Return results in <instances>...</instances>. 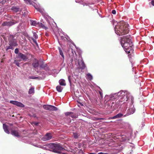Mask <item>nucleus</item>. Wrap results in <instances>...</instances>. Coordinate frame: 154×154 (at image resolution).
Returning <instances> with one entry per match:
<instances>
[{
    "label": "nucleus",
    "instance_id": "nucleus-6",
    "mask_svg": "<svg viewBox=\"0 0 154 154\" xmlns=\"http://www.w3.org/2000/svg\"><path fill=\"white\" fill-rule=\"evenodd\" d=\"M14 20L10 21L9 22H4L2 24L1 26H10L16 23L15 22H14Z\"/></svg>",
    "mask_w": 154,
    "mask_h": 154
},
{
    "label": "nucleus",
    "instance_id": "nucleus-20",
    "mask_svg": "<svg viewBox=\"0 0 154 154\" xmlns=\"http://www.w3.org/2000/svg\"><path fill=\"white\" fill-rule=\"evenodd\" d=\"M60 85L61 86H65L66 83L65 81L63 79H60L59 81Z\"/></svg>",
    "mask_w": 154,
    "mask_h": 154
},
{
    "label": "nucleus",
    "instance_id": "nucleus-50",
    "mask_svg": "<svg viewBox=\"0 0 154 154\" xmlns=\"http://www.w3.org/2000/svg\"><path fill=\"white\" fill-rule=\"evenodd\" d=\"M103 119V120L104 119H103V118H100H100H98V119H97V120H99V119Z\"/></svg>",
    "mask_w": 154,
    "mask_h": 154
},
{
    "label": "nucleus",
    "instance_id": "nucleus-54",
    "mask_svg": "<svg viewBox=\"0 0 154 154\" xmlns=\"http://www.w3.org/2000/svg\"><path fill=\"white\" fill-rule=\"evenodd\" d=\"M29 55H30L31 56H32V55H31V54H29Z\"/></svg>",
    "mask_w": 154,
    "mask_h": 154
},
{
    "label": "nucleus",
    "instance_id": "nucleus-48",
    "mask_svg": "<svg viewBox=\"0 0 154 154\" xmlns=\"http://www.w3.org/2000/svg\"><path fill=\"white\" fill-rule=\"evenodd\" d=\"M98 154H106V153L103 152H100L98 153Z\"/></svg>",
    "mask_w": 154,
    "mask_h": 154
},
{
    "label": "nucleus",
    "instance_id": "nucleus-47",
    "mask_svg": "<svg viewBox=\"0 0 154 154\" xmlns=\"http://www.w3.org/2000/svg\"><path fill=\"white\" fill-rule=\"evenodd\" d=\"M30 78L31 79H35L37 78V77H34V76H32L30 77Z\"/></svg>",
    "mask_w": 154,
    "mask_h": 154
},
{
    "label": "nucleus",
    "instance_id": "nucleus-52",
    "mask_svg": "<svg viewBox=\"0 0 154 154\" xmlns=\"http://www.w3.org/2000/svg\"><path fill=\"white\" fill-rule=\"evenodd\" d=\"M82 106H83V104H82V103H79Z\"/></svg>",
    "mask_w": 154,
    "mask_h": 154
},
{
    "label": "nucleus",
    "instance_id": "nucleus-46",
    "mask_svg": "<svg viewBox=\"0 0 154 154\" xmlns=\"http://www.w3.org/2000/svg\"><path fill=\"white\" fill-rule=\"evenodd\" d=\"M27 38H28L29 40L30 41H31V40L30 39H31V37H30L29 36H28L27 37Z\"/></svg>",
    "mask_w": 154,
    "mask_h": 154
},
{
    "label": "nucleus",
    "instance_id": "nucleus-26",
    "mask_svg": "<svg viewBox=\"0 0 154 154\" xmlns=\"http://www.w3.org/2000/svg\"><path fill=\"white\" fill-rule=\"evenodd\" d=\"M55 143H52L49 144V146L50 147L53 149V150H54L56 146Z\"/></svg>",
    "mask_w": 154,
    "mask_h": 154
},
{
    "label": "nucleus",
    "instance_id": "nucleus-45",
    "mask_svg": "<svg viewBox=\"0 0 154 154\" xmlns=\"http://www.w3.org/2000/svg\"><path fill=\"white\" fill-rule=\"evenodd\" d=\"M151 4L152 5L154 6V0H152L151 2Z\"/></svg>",
    "mask_w": 154,
    "mask_h": 154
},
{
    "label": "nucleus",
    "instance_id": "nucleus-41",
    "mask_svg": "<svg viewBox=\"0 0 154 154\" xmlns=\"http://www.w3.org/2000/svg\"><path fill=\"white\" fill-rule=\"evenodd\" d=\"M82 4L83 5V6H85V5L86 6H87L88 5H90V4H88V3H86L85 2H83Z\"/></svg>",
    "mask_w": 154,
    "mask_h": 154
},
{
    "label": "nucleus",
    "instance_id": "nucleus-17",
    "mask_svg": "<svg viewBox=\"0 0 154 154\" xmlns=\"http://www.w3.org/2000/svg\"><path fill=\"white\" fill-rule=\"evenodd\" d=\"M123 116V114L121 113H119L116 115L111 117V119H118L120 118H121Z\"/></svg>",
    "mask_w": 154,
    "mask_h": 154
},
{
    "label": "nucleus",
    "instance_id": "nucleus-39",
    "mask_svg": "<svg viewBox=\"0 0 154 154\" xmlns=\"http://www.w3.org/2000/svg\"><path fill=\"white\" fill-rule=\"evenodd\" d=\"M24 1L26 3H29L31 4V1L30 0H24Z\"/></svg>",
    "mask_w": 154,
    "mask_h": 154
},
{
    "label": "nucleus",
    "instance_id": "nucleus-53",
    "mask_svg": "<svg viewBox=\"0 0 154 154\" xmlns=\"http://www.w3.org/2000/svg\"><path fill=\"white\" fill-rule=\"evenodd\" d=\"M88 6H89V7H90V5H88Z\"/></svg>",
    "mask_w": 154,
    "mask_h": 154
},
{
    "label": "nucleus",
    "instance_id": "nucleus-18",
    "mask_svg": "<svg viewBox=\"0 0 154 154\" xmlns=\"http://www.w3.org/2000/svg\"><path fill=\"white\" fill-rule=\"evenodd\" d=\"M135 111L134 108H130L128 109L127 111L128 114L130 115L133 113Z\"/></svg>",
    "mask_w": 154,
    "mask_h": 154
},
{
    "label": "nucleus",
    "instance_id": "nucleus-44",
    "mask_svg": "<svg viewBox=\"0 0 154 154\" xmlns=\"http://www.w3.org/2000/svg\"><path fill=\"white\" fill-rule=\"evenodd\" d=\"M129 97H130L131 100L132 102V101L134 99L133 97L132 96H130V95H129Z\"/></svg>",
    "mask_w": 154,
    "mask_h": 154
},
{
    "label": "nucleus",
    "instance_id": "nucleus-40",
    "mask_svg": "<svg viewBox=\"0 0 154 154\" xmlns=\"http://www.w3.org/2000/svg\"><path fill=\"white\" fill-rule=\"evenodd\" d=\"M34 7H35V8L36 9H37V10H38V11L39 12H41H41H42V10H41V9L40 8H36L35 6H34Z\"/></svg>",
    "mask_w": 154,
    "mask_h": 154
},
{
    "label": "nucleus",
    "instance_id": "nucleus-43",
    "mask_svg": "<svg viewBox=\"0 0 154 154\" xmlns=\"http://www.w3.org/2000/svg\"><path fill=\"white\" fill-rule=\"evenodd\" d=\"M116 10H112V14H116Z\"/></svg>",
    "mask_w": 154,
    "mask_h": 154
},
{
    "label": "nucleus",
    "instance_id": "nucleus-1",
    "mask_svg": "<svg viewBox=\"0 0 154 154\" xmlns=\"http://www.w3.org/2000/svg\"><path fill=\"white\" fill-rule=\"evenodd\" d=\"M120 42L121 45L125 51L130 55L133 52L132 42L130 35H126L121 37Z\"/></svg>",
    "mask_w": 154,
    "mask_h": 154
},
{
    "label": "nucleus",
    "instance_id": "nucleus-13",
    "mask_svg": "<svg viewBox=\"0 0 154 154\" xmlns=\"http://www.w3.org/2000/svg\"><path fill=\"white\" fill-rule=\"evenodd\" d=\"M9 45H12L14 47L16 46L17 45V41L16 39L13 40H11L8 41Z\"/></svg>",
    "mask_w": 154,
    "mask_h": 154
},
{
    "label": "nucleus",
    "instance_id": "nucleus-42",
    "mask_svg": "<svg viewBox=\"0 0 154 154\" xmlns=\"http://www.w3.org/2000/svg\"><path fill=\"white\" fill-rule=\"evenodd\" d=\"M99 94H100L101 97L102 98L103 97V94L102 92L100 91H99Z\"/></svg>",
    "mask_w": 154,
    "mask_h": 154
},
{
    "label": "nucleus",
    "instance_id": "nucleus-31",
    "mask_svg": "<svg viewBox=\"0 0 154 154\" xmlns=\"http://www.w3.org/2000/svg\"><path fill=\"white\" fill-rule=\"evenodd\" d=\"M17 106L21 107H24L25 106L24 104L20 102H18Z\"/></svg>",
    "mask_w": 154,
    "mask_h": 154
},
{
    "label": "nucleus",
    "instance_id": "nucleus-14",
    "mask_svg": "<svg viewBox=\"0 0 154 154\" xmlns=\"http://www.w3.org/2000/svg\"><path fill=\"white\" fill-rule=\"evenodd\" d=\"M11 134L16 137H19L20 136L19 134V133L17 131L12 130L11 131Z\"/></svg>",
    "mask_w": 154,
    "mask_h": 154
},
{
    "label": "nucleus",
    "instance_id": "nucleus-38",
    "mask_svg": "<svg viewBox=\"0 0 154 154\" xmlns=\"http://www.w3.org/2000/svg\"><path fill=\"white\" fill-rule=\"evenodd\" d=\"M19 49L18 48H16L15 49L14 52L16 54H18Z\"/></svg>",
    "mask_w": 154,
    "mask_h": 154
},
{
    "label": "nucleus",
    "instance_id": "nucleus-23",
    "mask_svg": "<svg viewBox=\"0 0 154 154\" xmlns=\"http://www.w3.org/2000/svg\"><path fill=\"white\" fill-rule=\"evenodd\" d=\"M15 35H10L9 36L8 38V41L11 40H13L14 39H16V38H15Z\"/></svg>",
    "mask_w": 154,
    "mask_h": 154
},
{
    "label": "nucleus",
    "instance_id": "nucleus-12",
    "mask_svg": "<svg viewBox=\"0 0 154 154\" xmlns=\"http://www.w3.org/2000/svg\"><path fill=\"white\" fill-rule=\"evenodd\" d=\"M34 61L32 63V66L34 68H37L39 66V63L38 60L36 59H34Z\"/></svg>",
    "mask_w": 154,
    "mask_h": 154
},
{
    "label": "nucleus",
    "instance_id": "nucleus-29",
    "mask_svg": "<svg viewBox=\"0 0 154 154\" xmlns=\"http://www.w3.org/2000/svg\"><path fill=\"white\" fill-rule=\"evenodd\" d=\"M59 51L60 54L61 56L63 58V59H64V56L63 52L62 51L61 49L60 48H59Z\"/></svg>",
    "mask_w": 154,
    "mask_h": 154
},
{
    "label": "nucleus",
    "instance_id": "nucleus-35",
    "mask_svg": "<svg viewBox=\"0 0 154 154\" xmlns=\"http://www.w3.org/2000/svg\"><path fill=\"white\" fill-rule=\"evenodd\" d=\"M69 51H71V53L72 54V55L74 54V53L75 54H76L75 51L72 48H71L70 50H69Z\"/></svg>",
    "mask_w": 154,
    "mask_h": 154
},
{
    "label": "nucleus",
    "instance_id": "nucleus-21",
    "mask_svg": "<svg viewBox=\"0 0 154 154\" xmlns=\"http://www.w3.org/2000/svg\"><path fill=\"white\" fill-rule=\"evenodd\" d=\"M11 9L14 11H15L16 12L19 11H21V9L20 8H17L15 6H13L12 7Z\"/></svg>",
    "mask_w": 154,
    "mask_h": 154
},
{
    "label": "nucleus",
    "instance_id": "nucleus-2",
    "mask_svg": "<svg viewBox=\"0 0 154 154\" xmlns=\"http://www.w3.org/2000/svg\"><path fill=\"white\" fill-rule=\"evenodd\" d=\"M115 33L119 36L126 34L129 32L128 25L122 21L115 26Z\"/></svg>",
    "mask_w": 154,
    "mask_h": 154
},
{
    "label": "nucleus",
    "instance_id": "nucleus-24",
    "mask_svg": "<svg viewBox=\"0 0 154 154\" xmlns=\"http://www.w3.org/2000/svg\"><path fill=\"white\" fill-rule=\"evenodd\" d=\"M34 88L31 87L29 90L28 91V93L29 94H34Z\"/></svg>",
    "mask_w": 154,
    "mask_h": 154
},
{
    "label": "nucleus",
    "instance_id": "nucleus-9",
    "mask_svg": "<svg viewBox=\"0 0 154 154\" xmlns=\"http://www.w3.org/2000/svg\"><path fill=\"white\" fill-rule=\"evenodd\" d=\"M41 68L45 70L46 71H48L49 70V68L46 63H45L42 62V63L40 65Z\"/></svg>",
    "mask_w": 154,
    "mask_h": 154
},
{
    "label": "nucleus",
    "instance_id": "nucleus-33",
    "mask_svg": "<svg viewBox=\"0 0 154 154\" xmlns=\"http://www.w3.org/2000/svg\"><path fill=\"white\" fill-rule=\"evenodd\" d=\"M39 26H40L43 29H48L42 23L39 24Z\"/></svg>",
    "mask_w": 154,
    "mask_h": 154
},
{
    "label": "nucleus",
    "instance_id": "nucleus-51",
    "mask_svg": "<svg viewBox=\"0 0 154 154\" xmlns=\"http://www.w3.org/2000/svg\"><path fill=\"white\" fill-rule=\"evenodd\" d=\"M45 35L47 36H48V33H46L45 34Z\"/></svg>",
    "mask_w": 154,
    "mask_h": 154
},
{
    "label": "nucleus",
    "instance_id": "nucleus-10",
    "mask_svg": "<svg viewBox=\"0 0 154 154\" xmlns=\"http://www.w3.org/2000/svg\"><path fill=\"white\" fill-rule=\"evenodd\" d=\"M19 57L21 58L22 60L24 61H26L28 59V58L25 55L21 53H18Z\"/></svg>",
    "mask_w": 154,
    "mask_h": 154
},
{
    "label": "nucleus",
    "instance_id": "nucleus-32",
    "mask_svg": "<svg viewBox=\"0 0 154 154\" xmlns=\"http://www.w3.org/2000/svg\"><path fill=\"white\" fill-rule=\"evenodd\" d=\"M73 136L74 138L77 139L78 138L79 136V135H78V134L76 133H73Z\"/></svg>",
    "mask_w": 154,
    "mask_h": 154
},
{
    "label": "nucleus",
    "instance_id": "nucleus-37",
    "mask_svg": "<svg viewBox=\"0 0 154 154\" xmlns=\"http://www.w3.org/2000/svg\"><path fill=\"white\" fill-rule=\"evenodd\" d=\"M72 112H67L65 113V115L66 116H70V114H71Z\"/></svg>",
    "mask_w": 154,
    "mask_h": 154
},
{
    "label": "nucleus",
    "instance_id": "nucleus-5",
    "mask_svg": "<svg viewBox=\"0 0 154 154\" xmlns=\"http://www.w3.org/2000/svg\"><path fill=\"white\" fill-rule=\"evenodd\" d=\"M63 149L62 145L59 143L56 144L54 150L53 151L55 153H60V151L62 150Z\"/></svg>",
    "mask_w": 154,
    "mask_h": 154
},
{
    "label": "nucleus",
    "instance_id": "nucleus-11",
    "mask_svg": "<svg viewBox=\"0 0 154 154\" xmlns=\"http://www.w3.org/2000/svg\"><path fill=\"white\" fill-rule=\"evenodd\" d=\"M33 37H31V39L33 40V42L35 43V44L38 45V44L36 40V39L38 38V36L37 34L34 32H33Z\"/></svg>",
    "mask_w": 154,
    "mask_h": 154
},
{
    "label": "nucleus",
    "instance_id": "nucleus-19",
    "mask_svg": "<svg viewBox=\"0 0 154 154\" xmlns=\"http://www.w3.org/2000/svg\"><path fill=\"white\" fill-rule=\"evenodd\" d=\"M79 67L80 68L82 69H84L85 67V64L84 62L83 61H82V62L81 63L79 64Z\"/></svg>",
    "mask_w": 154,
    "mask_h": 154
},
{
    "label": "nucleus",
    "instance_id": "nucleus-27",
    "mask_svg": "<svg viewBox=\"0 0 154 154\" xmlns=\"http://www.w3.org/2000/svg\"><path fill=\"white\" fill-rule=\"evenodd\" d=\"M87 78L90 80H91L93 79V77L90 73H88L87 74Z\"/></svg>",
    "mask_w": 154,
    "mask_h": 154
},
{
    "label": "nucleus",
    "instance_id": "nucleus-34",
    "mask_svg": "<svg viewBox=\"0 0 154 154\" xmlns=\"http://www.w3.org/2000/svg\"><path fill=\"white\" fill-rule=\"evenodd\" d=\"M128 137L129 138H128V140H129L131 138L132 136L133 135V134L131 132H130L128 133Z\"/></svg>",
    "mask_w": 154,
    "mask_h": 154
},
{
    "label": "nucleus",
    "instance_id": "nucleus-8",
    "mask_svg": "<svg viewBox=\"0 0 154 154\" xmlns=\"http://www.w3.org/2000/svg\"><path fill=\"white\" fill-rule=\"evenodd\" d=\"M52 136L51 134L47 133L45 136L42 138V140L44 141H46L50 140L52 138Z\"/></svg>",
    "mask_w": 154,
    "mask_h": 154
},
{
    "label": "nucleus",
    "instance_id": "nucleus-3",
    "mask_svg": "<svg viewBox=\"0 0 154 154\" xmlns=\"http://www.w3.org/2000/svg\"><path fill=\"white\" fill-rule=\"evenodd\" d=\"M118 94L119 96H121V98L120 100L117 102V103L118 104H121L124 103L129 99V94L127 91L125 92L121 91L118 93Z\"/></svg>",
    "mask_w": 154,
    "mask_h": 154
},
{
    "label": "nucleus",
    "instance_id": "nucleus-36",
    "mask_svg": "<svg viewBox=\"0 0 154 154\" xmlns=\"http://www.w3.org/2000/svg\"><path fill=\"white\" fill-rule=\"evenodd\" d=\"M70 116L72 117V118L76 117V115L73 114V113L72 112L71 114H70L69 116Z\"/></svg>",
    "mask_w": 154,
    "mask_h": 154
},
{
    "label": "nucleus",
    "instance_id": "nucleus-4",
    "mask_svg": "<svg viewBox=\"0 0 154 154\" xmlns=\"http://www.w3.org/2000/svg\"><path fill=\"white\" fill-rule=\"evenodd\" d=\"M43 107L44 109L51 111H56L58 109L57 107L49 105H45Z\"/></svg>",
    "mask_w": 154,
    "mask_h": 154
},
{
    "label": "nucleus",
    "instance_id": "nucleus-16",
    "mask_svg": "<svg viewBox=\"0 0 154 154\" xmlns=\"http://www.w3.org/2000/svg\"><path fill=\"white\" fill-rule=\"evenodd\" d=\"M109 101L106 102L105 103V105L106 106V105H107V108L108 109L110 110L112 108V106H113V105L114 104V102H112L111 103V105L110 106L109 105Z\"/></svg>",
    "mask_w": 154,
    "mask_h": 154
},
{
    "label": "nucleus",
    "instance_id": "nucleus-25",
    "mask_svg": "<svg viewBox=\"0 0 154 154\" xmlns=\"http://www.w3.org/2000/svg\"><path fill=\"white\" fill-rule=\"evenodd\" d=\"M63 88L60 86H57L56 87L57 91L59 92H62Z\"/></svg>",
    "mask_w": 154,
    "mask_h": 154
},
{
    "label": "nucleus",
    "instance_id": "nucleus-22",
    "mask_svg": "<svg viewBox=\"0 0 154 154\" xmlns=\"http://www.w3.org/2000/svg\"><path fill=\"white\" fill-rule=\"evenodd\" d=\"M30 24L31 25L36 26L38 24V23H37L35 21L31 20H30Z\"/></svg>",
    "mask_w": 154,
    "mask_h": 154
},
{
    "label": "nucleus",
    "instance_id": "nucleus-49",
    "mask_svg": "<svg viewBox=\"0 0 154 154\" xmlns=\"http://www.w3.org/2000/svg\"><path fill=\"white\" fill-rule=\"evenodd\" d=\"M38 122H35L34 123V124L36 125H37L38 124Z\"/></svg>",
    "mask_w": 154,
    "mask_h": 154
},
{
    "label": "nucleus",
    "instance_id": "nucleus-28",
    "mask_svg": "<svg viewBox=\"0 0 154 154\" xmlns=\"http://www.w3.org/2000/svg\"><path fill=\"white\" fill-rule=\"evenodd\" d=\"M9 46H7L6 47V50L7 51L9 49H14L13 46L11 45H9Z\"/></svg>",
    "mask_w": 154,
    "mask_h": 154
},
{
    "label": "nucleus",
    "instance_id": "nucleus-30",
    "mask_svg": "<svg viewBox=\"0 0 154 154\" xmlns=\"http://www.w3.org/2000/svg\"><path fill=\"white\" fill-rule=\"evenodd\" d=\"M19 102L16 101L11 100L10 101V103L15 105L17 106Z\"/></svg>",
    "mask_w": 154,
    "mask_h": 154
},
{
    "label": "nucleus",
    "instance_id": "nucleus-15",
    "mask_svg": "<svg viewBox=\"0 0 154 154\" xmlns=\"http://www.w3.org/2000/svg\"><path fill=\"white\" fill-rule=\"evenodd\" d=\"M3 128L5 132L8 134H9L10 133L8 129L7 125L5 124H3Z\"/></svg>",
    "mask_w": 154,
    "mask_h": 154
},
{
    "label": "nucleus",
    "instance_id": "nucleus-7",
    "mask_svg": "<svg viewBox=\"0 0 154 154\" xmlns=\"http://www.w3.org/2000/svg\"><path fill=\"white\" fill-rule=\"evenodd\" d=\"M22 61V60L20 57H19V56L18 54L16 56L15 60H14V63L17 66L19 67L20 63L19 62Z\"/></svg>",
    "mask_w": 154,
    "mask_h": 154
}]
</instances>
